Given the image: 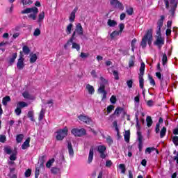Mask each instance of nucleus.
<instances>
[{"instance_id":"obj_39","label":"nucleus","mask_w":178,"mask_h":178,"mask_svg":"<svg viewBox=\"0 0 178 178\" xmlns=\"http://www.w3.org/2000/svg\"><path fill=\"white\" fill-rule=\"evenodd\" d=\"M72 29H73V24H68L65 30L67 34H70V33H72Z\"/></svg>"},{"instance_id":"obj_15","label":"nucleus","mask_w":178,"mask_h":178,"mask_svg":"<svg viewBox=\"0 0 178 178\" xmlns=\"http://www.w3.org/2000/svg\"><path fill=\"white\" fill-rule=\"evenodd\" d=\"M67 149L70 156L73 158V156H74V151L73 150V147L72 146V143L70 142H68Z\"/></svg>"},{"instance_id":"obj_16","label":"nucleus","mask_w":178,"mask_h":178,"mask_svg":"<svg viewBox=\"0 0 178 178\" xmlns=\"http://www.w3.org/2000/svg\"><path fill=\"white\" fill-rule=\"evenodd\" d=\"M16 58H17V53H13L11 58H10L8 63L10 66H12L15 61L16 60Z\"/></svg>"},{"instance_id":"obj_38","label":"nucleus","mask_w":178,"mask_h":178,"mask_svg":"<svg viewBox=\"0 0 178 178\" xmlns=\"http://www.w3.org/2000/svg\"><path fill=\"white\" fill-rule=\"evenodd\" d=\"M22 51L25 55H29L30 54V48L27 46H24L22 47Z\"/></svg>"},{"instance_id":"obj_48","label":"nucleus","mask_w":178,"mask_h":178,"mask_svg":"<svg viewBox=\"0 0 178 178\" xmlns=\"http://www.w3.org/2000/svg\"><path fill=\"white\" fill-rule=\"evenodd\" d=\"M119 168L121 170V173H126V165L124 164H120Z\"/></svg>"},{"instance_id":"obj_36","label":"nucleus","mask_w":178,"mask_h":178,"mask_svg":"<svg viewBox=\"0 0 178 178\" xmlns=\"http://www.w3.org/2000/svg\"><path fill=\"white\" fill-rule=\"evenodd\" d=\"M10 102V97L6 96L3 99L2 103L3 105H8V102Z\"/></svg>"},{"instance_id":"obj_59","label":"nucleus","mask_w":178,"mask_h":178,"mask_svg":"<svg viewBox=\"0 0 178 178\" xmlns=\"http://www.w3.org/2000/svg\"><path fill=\"white\" fill-rule=\"evenodd\" d=\"M127 84L129 88H131V87H133V81L132 80L127 81Z\"/></svg>"},{"instance_id":"obj_3","label":"nucleus","mask_w":178,"mask_h":178,"mask_svg":"<svg viewBox=\"0 0 178 178\" xmlns=\"http://www.w3.org/2000/svg\"><path fill=\"white\" fill-rule=\"evenodd\" d=\"M21 13H22V15L31 13L29 15H28V17L32 19L33 20H35V19H37V15H38V8H37V7L26 8L25 10H22Z\"/></svg>"},{"instance_id":"obj_61","label":"nucleus","mask_w":178,"mask_h":178,"mask_svg":"<svg viewBox=\"0 0 178 178\" xmlns=\"http://www.w3.org/2000/svg\"><path fill=\"white\" fill-rule=\"evenodd\" d=\"M110 102L111 104H116V97L113 95L110 99Z\"/></svg>"},{"instance_id":"obj_47","label":"nucleus","mask_w":178,"mask_h":178,"mask_svg":"<svg viewBox=\"0 0 178 178\" xmlns=\"http://www.w3.org/2000/svg\"><path fill=\"white\" fill-rule=\"evenodd\" d=\"M59 168H56V167H52L51 168V173H53L54 175H56V173H59Z\"/></svg>"},{"instance_id":"obj_53","label":"nucleus","mask_w":178,"mask_h":178,"mask_svg":"<svg viewBox=\"0 0 178 178\" xmlns=\"http://www.w3.org/2000/svg\"><path fill=\"white\" fill-rule=\"evenodd\" d=\"M172 143L175 144L176 147L178 145V136L172 137Z\"/></svg>"},{"instance_id":"obj_17","label":"nucleus","mask_w":178,"mask_h":178,"mask_svg":"<svg viewBox=\"0 0 178 178\" xmlns=\"http://www.w3.org/2000/svg\"><path fill=\"white\" fill-rule=\"evenodd\" d=\"M113 127L115 129V131H117V136L118 138H121L120 134L119 131V127H118V121L113 122Z\"/></svg>"},{"instance_id":"obj_55","label":"nucleus","mask_w":178,"mask_h":178,"mask_svg":"<svg viewBox=\"0 0 178 178\" xmlns=\"http://www.w3.org/2000/svg\"><path fill=\"white\" fill-rule=\"evenodd\" d=\"M6 136L5 135H0V143H6Z\"/></svg>"},{"instance_id":"obj_37","label":"nucleus","mask_w":178,"mask_h":178,"mask_svg":"<svg viewBox=\"0 0 178 178\" xmlns=\"http://www.w3.org/2000/svg\"><path fill=\"white\" fill-rule=\"evenodd\" d=\"M41 165H39V167L35 168V178H38L40 176V170H41Z\"/></svg>"},{"instance_id":"obj_26","label":"nucleus","mask_w":178,"mask_h":178,"mask_svg":"<svg viewBox=\"0 0 178 178\" xmlns=\"http://www.w3.org/2000/svg\"><path fill=\"white\" fill-rule=\"evenodd\" d=\"M124 138L126 143H129L130 141V131H125Z\"/></svg>"},{"instance_id":"obj_12","label":"nucleus","mask_w":178,"mask_h":178,"mask_svg":"<svg viewBox=\"0 0 178 178\" xmlns=\"http://www.w3.org/2000/svg\"><path fill=\"white\" fill-rule=\"evenodd\" d=\"M78 119H79L81 122H83V123H86V124H90V123H91L92 122L90 117L83 114L79 115Z\"/></svg>"},{"instance_id":"obj_50","label":"nucleus","mask_w":178,"mask_h":178,"mask_svg":"<svg viewBox=\"0 0 178 178\" xmlns=\"http://www.w3.org/2000/svg\"><path fill=\"white\" fill-rule=\"evenodd\" d=\"M111 72H113L115 79L119 80V72H118V71H116V70H114V71L112 70Z\"/></svg>"},{"instance_id":"obj_24","label":"nucleus","mask_w":178,"mask_h":178,"mask_svg":"<svg viewBox=\"0 0 178 178\" xmlns=\"http://www.w3.org/2000/svg\"><path fill=\"white\" fill-rule=\"evenodd\" d=\"M146 122L147 127H151L152 126V123H154V122L152 121V118L149 115L147 116Z\"/></svg>"},{"instance_id":"obj_1","label":"nucleus","mask_w":178,"mask_h":178,"mask_svg":"<svg viewBox=\"0 0 178 178\" xmlns=\"http://www.w3.org/2000/svg\"><path fill=\"white\" fill-rule=\"evenodd\" d=\"M76 33L79 35H83L84 34V31L83 29V26H81V24L79 23L76 24L75 31L72 33V36L69 40V41L67 42V44L64 46V48L66 49L67 48V45L70 44V42H73L74 41V37L76 36Z\"/></svg>"},{"instance_id":"obj_10","label":"nucleus","mask_w":178,"mask_h":178,"mask_svg":"<svg viewBox=\"0 0 178 178\" xmlns=\"http://www.w3.org/2000/svg\"><path fill=\"white\" fill-rule=\"evenodd\" d=\"M110 3L113 8H115V9H120V10H123V9H124L123 3L118 0H111Z\"/></svg>"},{"instance_id":"obj_60","label":"nucleus","mask_w":178,"mask_h":178,"mask_svg":"<svg viewBox=\"0 0 178 178\" xmlns=\"http://www.w3.org/2000/svg\"><path fill=\"white\" fill-rule=\"evenodd\" d=\"M149 80L150 84H152V86H155V80H154L152 76H151L149 75Z\"/></svg>"},{"instance_id":"obj_29","label":"nucleus","mask_w":178,"mask_h":178,"mask_svg":"<svg viewBox=\"0 0 178 178\" xmlns=\"http://www.w3.org/2000/svg\"><path fill=\"white\" fill-rule=\"evenodd\" d=\"M70 44H72V48L74 49H76V51H80V44L76 43V42H70L69 44L67 45V47H69V45H70Z\"/></svg>"},{"instance_id":"obj_11","label":"nucleus","mask_w":178,"mask_h":178,"mask_svg":"<svg viewBox=\"0 0 178 178\" xmlns=\"http://www.w3.org/2000/svg\"><path fill=\"white\" fill-rule=\"evenodd\" d=\"M97 151L100 154V158L102 159H105L106 158V155L105 154V151H106V147L104 145H99L97 147Z\"/></svg>"},{"instance_id":"obj_31","label":"nucleus","mask_w":178,"mask_h":178,"mask_svg":"<svg viewBox=\"0 0 178 178\" xmlns=\"http://www.w3.org/2000/svg\"><path fill=\"white\" fill-rule=\"evenodd\" d=\"M124 111V109L122 107H118L115 112H114V115H117L118 116H119V115H120V113H122V112H123Z\"/></svg>"},{"instance_id":"obj_18","label":"nucleus","mask_w":178,"mask_h":178,"mask_svg":"<svg viewBox=\"0 0 178 178\" xmlns=\"http://www.w3.org/2000/svg\"><path fill=\"white\" fill-rule=\"evenodd\" d=\"M40 161V168H44V163H45V161H47V155H42L39 158Z\"/></svg>"},{"instance_id":"obj_4","label":"nucleus","mask_w":178,"mask_h":178,"mask_svg":"<svg viewBox=\"0 0 178 178\" xmlns=\"http://www.w3.org/2000/svg\"><path fill=\"white\" fill-rule=\"evenodd\" d=\"M68 132L69 129H67V127H65L62 129L57 130V131L56 132V140H57V141H62L65 137L67 136Z\"/></svg>"},{"instance_id":"obj_19","label":"nucleus","mask_w":178,"mask_h":178,"mask_svg":"<svg viewBox=\"0 0 178 178\" xmlns=\"http://www.w3.org/2000/svg\"><path fill=\"white\" fill-rule=\"evenodd\" d=\"M30 147V138H28L22 145V149H27Z\"/></svg>"},{"instance_id":"obj_44","label":"nucleus","mask_w":178,"mask_h":178,"mask_svg":"<svg viewBox=\"0 0 178 178\" xmlns=\"http://www.w3.org/2000/svg\"><path fill=\"white\" fill-rule=\"evenodd\" d=\"M162 62H163V66H165L166 63H168V56L166 54H163V58H162Z\"/></svg>"},{"instance_id":"obj_63","label":"nucleus","mask_w":178,"mask_h":178,"mask_svg":"<svg viewBox=\"0 0 178 178\" xmlns=\"http://www.w3.org/2000/svg\"><path fill=\"white\" fill-rule=\"evenodd\" d=\"M23 5H29L30 3H32V2L30 0H22Z\"/></svg>"},{"instance_id":"obj_49","label":"nucleus","mask_w":178,"mask_h":178,"mask_svg":"<svg viewBox=\"0 0 178 178\" xmlns=\"http://www.w3.org/2000/svg\"><path fill=\"white\" fill-rule=\"evenodd\" d=\"M15 113L17 116H20V115H22V108L17 106V109L15 110Z\"/></svg>"},{"instance_id":"obj_54","label":"nucleus","mask_w":178,"mask_h":178,"mask_svg":"<svg viewBox=\"0 0 178 178\" xmlns=\"http://www.w3.org/2000/svg\"><path fill=\"white\" fill-rule=\"evenodd\" d=\"M24 175H25V177H30V176H31V169L26 170Z\"/></svg>"},{"instance_id":"obj_21","label":"nucleus","mask_w":178,"mask_h":178,"mask_svg":"<svg viewBox=\"0 0 178 178\" xmlns=\"http://www.w3.org/2000/svg\"><path fill=\"white\" fill-rule=\"evenodd\" d=\"M76 12H77V8H74L71 13L70 16V22H74V19H76Z\"/></svg>"},{"instance_id":"obj_9","label":"nucleus","mask_w":178,"mask_h":178,"mask_svg":"<svg viewBox=\"0 0 178 178\" xmlns=\"http://www.w3.org/2000/svg\"><path fill=\"white\" fill-rule=\"evenodd\" d=\"M24 55H23V51L19 52V58L17 63V67L19 70H23L24 69Z\"/></svg>"},{"instance_id":"obj_25","label":"nucleus","mask_w":178,"mask_h":178,"mask_svg":"<svg viewBox=\"0 0 178 178\" xmlns=\"http://www.w3.org/2000/svg\"><path fill=\"white\" fill-rule=\"evenodd\" d=\"M45 17V13L44 11H42V13H40L38 15V23H41V22H42L44 20Z\"/></svg>"},{"instance_id":"obj_23","label":"nucleus","mask_w":178,"mask_h":178,"mask_svg":"<svg viewBox=\"0 0 178 178\" xmlns=\"http://www.w3.org/2000/svg\"><path fill=\"white\" fill-rule=\"evenodd\" d=\"M17 106L18 108H20L21 109H22V108H26V106H29V104L27 103H26L25 102H19L17 104Z\"/></svg>"},{"instance_id":"obj_30","label":"nucleus","mask_w":178,"mask_h":178,"mask_svg":"<svg viewBox=\"0 0 178 178\" xmlns=\"http://www.w3.org/2000/svg\"><path fill=\"white\" fill-rule=\"evenodd\" d=\"M44 116H45V110L44 108H42L40 114H39V121L41 122V120H42V119H44Z\"/></svg>"},{"instance_id":"obj_41","label":"nucleus","mask_w":178,"mask_h":178,"mask_svg":"<svg viewBox=\"0 0 178 178\" xmlns=\"http://www.w3.org/2000/svg\"><path fill=\"white\" fill-rule=\"evenodd\" d=\"M24 137V136L23 134L17 135V137H16L17 143H22V141H23Z\"/></svg>"},{"instance_id":"obj_58","label":"nucleus","mask_w":178,"mask_h":178,"mask_svg":"<svg viewBox=\"0 0 178 178\" xmlns=\"http://www.w3.org/2000/svg\"><path fill=\"white\" fill-rule=\"evenodd\" d=\"M127 13L129 16H131V15H133V8H129L127 9Z\"/></svg>"},{"instance_id":"obj_20","label":"nucleus","mask_w":178,"mask_h":178,"mask_svg":"<svg viewBox=\"0 0 178 178\" xmlns=\"http://www.w3.org/2000/svg\"><path fill=\"white\" fill-rule=\"evenodd\" d=\"M153 151H156V154H159V151L154 147L146 148L145 154H151Z\"/></svg>"},{"instance_id":"obj_2","label":"nucleus","mask_w":178,"mask_h":178,"mask_svg":"<svg viewBox=\"0 0 178 178\" xmlns=\"http://www.w3.org/2000/svg\"><path fill=\"white\" fill-rule=\"evenodd\" d=\"M147 41L148 45H151V44H152V29H149L142 39L140 42L142 48H145V47H147Z\"/></svg>"},{"instance_id":"obj_51","label":"nucleus","mask_w":178,"mask_h":178,"mask_svg":"<svg viewBox=\"0 0 178 178\" xmlns=\"http://www.w3.org/2000/svg\"><path fill=\"white\" fill-rule=\"evenodd\" d=\"M41 34V31L40 30V29H36L33 33V35L35 37H38V35H40Z\"/></svg>"},{"instance_id":"obj_35","label":"nucleus","mask_w":178,"mask_h":178,"mask_svg":"<svg viewBox=\"0 0 178 178\" xmlns=\"http://www.w3.org/2000/svg\"><path fill=\"white\" fill-rule=\"evenodd\" d=\"M37 61V54H34L31 55L30 63H35Z\"/></svg>"},{"instance_id":"obj_56","label":"nucleus","mask_w":178,"mask_h":178,"mask_svg":"<svg viewBox=\"0 0 178 178\" xmlns=\"http://www.w3.org/2000/svg\"><path fill=\"white\" fill-rule=\"evenodd\" d=\"M115 109V106H113V105H110L107 107V112L108 113H111V112H112V111H113Z\"/></svg>"},{"instance_id":"obj_45","label":"nucleus","mask_w":178,"mask_h":178,"mask_svg":"<svg viewBox=\"0 0 178 178\" xmlns=\"http://www.w3.org/2000/svg\"><path fill=\"white\" fill-rule=\"evenodd\" d=\"M4 152L7 153L8 155H10V154H12V149L10 148V147L7 146L4 147Z\"/></svg>"},{"instance_id":"obj_32","label":"nucleus","mask_w":178,"mask_h":178,"mask_svg":"<svg viewBox=\"0 0 178 178\" xmlns=\"http://www.w3.org/2000/svg\"><path fill=\"white\" fill-rule=\"evenodd\" d=\"M108 26L110 27H115L118 23H116V21L112 20V19H108L107 22Z\"/></svg>"},{"instance_id":"obj_22","label":"nucleus","mask_w":178,"mask_h":178,"mask_svg":"<svg viewBox=\"0 0 178 178\" xmlns=\"http://www.w3.org/2000/svg\"><path fill=\"white\" fill-rule=\"evenodd\" d=\"M144 75H139V86L142 90H144Z\"/></svg>"},{"instance_id":"obj_28","label":"nucleus","mask_w":178,"mask_h":178,"mask_svg":"<svg viewBox=\"0 0 178 178\" xmlns=\"http://www.w3.org/2000/svg\"><path fill=\"white\" fill-rule=\"evenodd\" d=\"M86 89L88 90V93L91 94V95L94 94V92L95 91L94 90V87L90 85V84H88L86 86Z\"/></svg>"},{"instance_id":"obj_7","label":"nucleus","mask_w":178,"mask_h":178,"mask_svg":"<svg viewBox=\"0 0 178 178\" xmlns=\"http://www.w3.org/2000/svg\"><path fill=\"white\" fill-rule=\"evenodd\" d=\"M164 3H165V8L166 9H168L169 7H171V13L173 14V12L176 8H177V0H164Z\"/></svg>"},{"instance_id":"obj_46","label":"nucleus","mask_w":178,"mask_h":178,"mask_svg":"<svg viewBox=\"0 0 178 178\" xmlns=\"http://www.w3.org/2000/svg\"><path fill=\"white\" fill-rule=\"evenodd\" d=\"M134 101L136 102L135 106H138V105L140 104V95H138L136 97H135Z\"/></svg>"},{"instance_id":"obj_42","label":"nucleus","mask_w":178,"mask_h":178,"mask_svg":"<svg viewBox=\"0 0 178 178\" xmlns=\"http://www.w3.org/2000/svg\"><path fill=\"white\" fill-rule=\"evenodd\" d=\"M137 135H138V143H143V139L144 138L143 137V135L141 134V132L140 131H137Z\"/></svg>"},{"instance_id":"obj_14","label":"nucleus","mask_w":178,"mask_h":178,"mask_svg":"<svg viewBox=\"0 0 178 178\" xmlns=\"http://www.w3.org/2000/svg\"><path fill=\"white\" fill-rule=\"evenodd\" d=\"M92 159H94V147H92L89 151L88 163H91V162H92Z\"/></svg>"},{"instance_id":"obj_5","label":"nucleus","mask_w":178,"mask_h":178,"mask_svg":"<svg viewBox=\"0 0 178 178\" xmlns=\"http://www.w3.org/2000/svg\"><path fill=\"white\" fill-rule=\"evenodd\" d=\"M100 80L102 81L100 87L98 88V93L102 94V99H106V91L105 90V85L108 83V81L104 77L101 76Z\"/></svg>"},{"instance_id":"obj_43","label":"nucleus","mask_w":178,"mask_h":178,"mask_svg":"<svg viewBox=\"0 0 178 178\" xmlns=\"http://www.w3.org/2000/svg\"><path fill=\"white\" fill-rule=\"evenodd\" d=\"M166 134V127H163L160 131V137L161 138H163V136Z\"/></svg>"},{"instance_id":"obj_64","label":"nucleus","mask_w":178,"mask_h":178,"mask_svg":"<svg viewBox=\"0 0 178 178\" xmlns=\"http://www.w3.org/2000/svg\"><path fill=\"white\" fill-rule=\"evenodd\" d=\"M81 58H88V54L87 53H81V55H80Z\"/></svg>"},{"instance_id":"obj_62","label":"nucleus","mask_w":178,"mask_h":178,"mask_svg":"<svg viewBox=\"0 0 178 178\" xmlns=\"http://www.w3.org/2000/svg\"><path fill=\"white\" fill-rule=\"evenodd\" d=\"M91 76L94 78L96 79L97 77V72L95 70H92L90 72Z\"/></svg>"},{"instance_id":"obj_6","label":"nucleus","mask_w":178,"mask_h":178,"mask_svg":"<svg viewBox=\"0 0 178 178\" xmlns=\"http://www.w3.org/2000/svg\"><path fill=\"white\" fill-rule=\"evenodd\" d=\"M86 133L87 131H86L84 128H74L71 130V134L74 136V137H83V136H86Z\"/></svg>"},{"instance_id":"obj_27","label":"nucleus","mask_w":178,"mask_h":178,"mask_svg":"<svg viewBox=\"0 0 178 178\" xmlns=\"http://www.w3.org/2000/svg\"><path fill=\"white\" fill-rule=\"evenodd\" d=\"M145 70V64L144 63H141L139 76H144Z\"/></svg>"},{"instance_id":"obj_57","label":"nucleus","mask_w":178,"mask_h":178,"mask_svg":"<svg viewBox=\"0 0 178 178\" xmlns=\"http://www.w3.org/2000/svg\"><path fill=\"white\" fill-rule=\"evenodd\" d=\"M110 35H111V38H115V37H116V35H119V31H115Z\"/></svg>"},{"instance_id":"obj_8","label":"nucleus","mask_w":178,"mask_h":178,"mask_svg":"<svg viewBox=\"0 0 178 178\" xmlns=\"http://www.w3.org/2000/svg\"><path fill=\"white\" fill-rule=\"evenodd\" d=\"M157 35L156 36V40L154 42V45H156L158 47L159 49H161L162 45L165 44V38L162 37V35L160 34H156Z\"/></svg>"},{"instance_id":"obj_34","label":"nucleus","mask_w":178,"mask_h":178,"mask_svg":"<svg viewBox=\"0 0 178 178\" xmlns=\"http://www.w3.org/2000/svg\"><path fill=\"white\" fill-rule=\"evenodd\" d=\"M54 162H55V159H51L49 160L46 163V168H48V169H49V168H51V166L54 165Z\"/></svg>"},{"instance_id":"obj_40","label":"nucleus","mask_w":178,"mask_h":178,"mask_svg":"<svg viewBox=\"0 0 178 178\" xmlns=\"http://www.w3.org/2000/svg\"><path fill=\"white\" fill-rule=\"evenodd\" d=\"M22 95L24 98H26V99H33V97L29 94V92H24Z\"/></svg>"},{"instance_id":"obj_33","label":"nucleus","mask_w":178,"mask_h":178,"mask_svg":"<svg viewBox=\"0 0 178 178\" xmlns=\"http://www.w3.org/2000/svg\"><path fill=\"white\" fill-rule=\"evenodd\" d=\"M27 116H28V118H29V119H30V120H31V122L35 121L34 120V111H29Z\"/></svg>"},{"instance_id":"obj_13","label":"nucleus","mask_w":178,"mask_h":178,"mask_svg":"<svg viewBox=\"0 0 178 178\" xmlns=\"http://www.w3.org/2000/svg\"><path fill=\"white\" fill-rule=\"evenodd\" d=\"M163 20H165V16L162 15L161 19L157 22V31L156 34H161V29L163 26Z\"/></svg>"},{"instance_id":"obj_52","label":"nucleus","mask_w":178,"mask_h":178,"mask_svg":"<svg viewBox=\"0 0 178 178\" xmlns=\"http://www.w3.org/2000/svg\"><path fill=\"white\" fill-rule=\"evenodd\" d=\"M131 60L129 61V66L131 67V66H134V56H131Z\"/></svg>"}]
</instances>
